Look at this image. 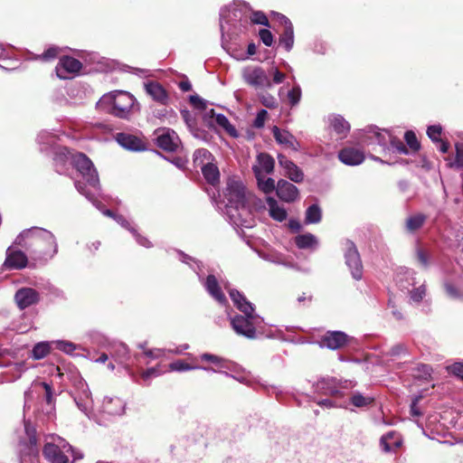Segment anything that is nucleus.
Returning a JSON list of instances; mask_svg holds the SVG:
<instances>
[{"label": "nucleus", "instance_id": "obj_1", "mask_svg": "<svg viewBox=\"0 0 463 463\" xmlns=\"http://www.w3.org/2000/svg\"><path fill=\"white\" fill-rule=\"evenodd\" d=\"M222 284L229 292L234 306L243 313V315L230 317L231 326L238 335L248 339L276 337L275 330L266 329L263 319L254 314L253 305L240 291L231 288L228 282H222Z\"/></svg>", "mask_w": 463, "mask_h": 463}, {"label": "nucleus", "instance_id": "obj_2", "mask_svg": "<svg viewBox=\"0 0 463 463\" xmlns=\"http://www.w3.org/2000/svg\"><path fill=\"white\" fill-rule=\"evenodd\" d=\"M54 162L56 171L60 174L62 169L61 165L71 164L81 176L80 180L75 181V187L89 201L93 200L95 194H99V178L92 161L83 153L74 152L66 146L59 147L55 151Z\"/></svg>", "mask_w": 463, "mask_h": 463}, {"label": "nucleus", "instance_id": "obj_3", "mask_svg": "<svg viewBox=\"0 0 463 463\" xmlns=\"http://www.w3.org/2000/svg\"><path fill=\"white\" fill-rule=\"evenodd\" d=\"M253 196L246 190L243 183L229 178L224 191L222 213L235 227L252 228L255 220L250 208Z\"/></svg>", "mask_w": 463, "mask_h": 463}, {"label": "nucleus", "instance_id": "obj_4", "mask_svg": "<svg viewBox=\"0 0 463 463\" xmlns=\"http://www.w3.org/2000/svg\"><path fill=\"white\" fill-rule=\"evenodd\" d=\"M14 244L24 249L33 265H45L58 252V243L54 234L41 227H32L22 231L15 238Z\"/></svg>", "mask_w": 463, "mask_h": 463}, {"label": "nucleus", "instance_id": "obj_5", "mask_svg": "<svg viewBox=\"0 0 463 463\" xmlns=\"http://www.w3.org/2000/svg\"><path fill=\"white\" fill-rule=\"evenodd\" d=\"M251 13L250 5L244 2L236 0L225 5L220 10V29L222 37L226 34L231 37L238 34L245 28L249 15Z\"/></svg>", "mask_w": 463, "mask_h": 463}, {"label": "nucleus", "instance_id": "obj_6", "mask_svg": "<svg viewBox=\"0 0 463 463\" xmlns=\"http://www.w3.org/2000/svg\"><path fill=\"white\" fill-rule=\"evenodd\" d=\"M178 260L188 265L197 275L199 281L203 286L205 291L209 296L214 299L219 305L226 306L228 303L227 298L222 290L221 283L218 281L213 274H209L204 278L203 265L201 261L194 259L193 257L185 254L181 250H175Z\"/></svg>", "mask_w": 463, "mask_h": 463}, {"label": "nucleus", "instance_id": "obj_7", "mask_svg": "<svg viewBox=\"0 0 463 463\" xmlns=\"http://www.w3.org/2000/svg\"><path fill=\"white\" fill-rule=\"evenodd\" d=\"M16 434L18 439L15 452L18 463H38L39 449L34 426L29 421H24L23 428L18 430Z\"/></svg>", "mask_w": 463, "mask_h": 463}, {"label": "nucleus", "instance_id": "obj_8", "mask_svg": "<svg viewBox=\"0 0 463 463\" xmlns=\"http://www.w3.org/2000/svg\"><path fill=\"white\" fill-rule=\"evenodd\" d=\"M135 102V97L129 92L115 90L103 95L98 102V106L103 109H107L110 114L118 118H127Z\"/></svg>", "mask_w": 463, "mask_h": 463}, {"label": "nucleus", "instance_id": "obj_9", "mask_svg": "<svg viewBox=\"0 0 463 463\" xmlns=\"http://www.w3.org/2000/svg\"><path fill=\"white\" fill-rule=\"evenodd\" d=\"M43 453L50 463H68L69 456H71L73 460L80 459L83 457L81 453L76 452L65 439L60 437L53 439L52 442H47L43 447Z\"/></svg>", "mask_w": 463, "mask_h": 463}, {"label": "nucleus", "instance_id": "obj_10", "mask_svg": "<svg viewBox=\"0 0 463 463\" xmlns=\"http://www.w3.org/2000/svg\"><path fill=\"white\" fill-rule=\"evenodd\" d=\"M361 138L362 142L367 146H379L382 152L386 156L390 153V146L394 137L387 129H380L377 127L370 126L364 130Z\"/></svg>", "mask_w": 463, "mask_h": 463}, {"label": "nucleus", "instance_id": "obj_11", "mask_svg": "<svg viewBox=\"0 0 463 463\" xmlns=\"http://www.w3.org/2000/svg\"><path fill=\"white\" fill-rule=\"evenodd\" d=\"M241 77L243 80L255 89H269L272 82L266 71L257 65H249L242 69Z\"/></svg>", "mask_w": 463, "mask_h": 463}, {"label": "nucleus", "instance_id": "obj_12", "mask_svg": "<svg viewBox=\"0 0 463 463\" xmlns=\"http://www.w3.org/2000/svg\"><path fill=\"white\" fill-rule=\"evenodd\" d=\"M14 241L6 249L5 260L2 265L4 270H19L27 267L29 258L24 251L17 248Z\"/></svg>", "mask_w": 463, "mask_h": 463}, {"label": "nucleus", "instance_id": "obj_13", "mask_svg": "<svg viewBox=\"0 0 463 463\" xmlns=\"http://www.w3.org/2000/svg\"><path fill=\"white\" fill-rule=\"evenodd\" d=\"M345 260L353 279L360 280L363 278V264L360 254L354 243L351 241H345Z\"/></svg>", "mask_w": 463, "mask_h": 463}, {"label": "nucleus", "instance_id": "obj_14", "mask_svg": "<svg viewBox=\"0 0 463 463\" xmlns=\"http://www.w3.org/2000/svg\"><path fill=\"white\" fill-rule=\"evenodd\" d=\"M351 337L343 331H327L321 336L318 345L320 347L330 350H338L345 346Z\"/></svg>", "mask_w": 463, "mask_h": 463}, {"label": "nucleus", "instance_id": "obj_15", "mask_svg": "<svg viewBox=\"0 0 463 463\" xmlns=\"http://www.w3.org/2000/svg\"><path fill=\"white\" fill-rule=\"evenodd\" d=\"M81 67L82 64L79 60L70 56H63L59 60L55 71L58 78L66 80L71 78V75L80 72Z\"/></svg>", "mask_w": 463, "mask_h": 463}, {"label": "nucleus", "instance_id": "obj_16", "mask_svg": "<svg viewBox=\"0 0 463 463\" xmlns=\"http://www.w3.org/2000/svg\"><path fill=\"white\" fill-rule=\"evenodd\" d=\"M156 135V144L163 150L174 152L179 147L181 144L177 134L172 129L166 128L157 130Z\"/></svg>", "mask_w": 463, "mask_h": 463}, {"label": "nucleus", "instance_id": "obj_17", "mask_svg": "<svg viewBox=\"0 0 463 463\" xmlns=\"http://www.w3.org/2000/svg\"><path fill=\"white\" fill-rule=\"evenodd\" d=\"M278 21L283 25L284 30L279 36V45L287 52H290L294 45V29L290 20L282 14H276Z\"/></svg>", "mask_w": 463, "mask_h": 463}, {"label": "nucleus", "instance_id": "obj_18", "mask_svg": "<svg viewBox=\"0 0 463 463\" xmlns=\"http://www.w3.org/2000/svg\"><path fill=\"white\" fill-rule=\"evenodd\" d=\"M144 88L148 96L159 105L166 106L169 103V95L165 88L157 81L149 80L144 83Z\"/></svg>", "mask_w": 463, "mask_h": 463}, {"label": "nucleus", "instance_id": "obj_19", "mask_svg": "<svg viewBox=\"0 0 463 463\" xmlns=\"http://www.w3.org/2000/svg\"><path fill=\"white\" fill-rule=\"evenodd\" d=\"M275 166L274 158L267 153H260L257 156L256 162L252 165V171L255 177L270 175Z\"/></svg>", "mask_w": 463, "mask_h": 463}, {"label": "nucleus", "instance_id": "obj_20", "mask_svg": "<svg viewBox=\"0 0 463 463\" xmlns=\"http://www.w3.org/2000/svg\"><path fill=\"white\" fill-rule=\"evenodd\" d=\"M39 299V293L32 288H22L14 295V300L20 309H24L38 303Z\"/></svg>", "mask_w": 463, "mask_h": 463}, {"label": "nucleus", "instance_id": "obj_21", "mask_svg": "<svg viewBox=\"0 0 463 463\" xmlns=\"http://www.w3.org/2000/svg\"><path fill=\"white\" fill-rule=\"evenodd\" d=\"M276 194L281 201L293 203L298 198L299 191L295 184L280 179L277 184Z\"/></svg>", "mask_w": 463, "mask_h": 463}, {"label": "nucleus", "instance_id": "obj_22", "mask_svg": "<svg viewBox=\"0 0 463 463\" xmlns=\"http://www.w3.org/2000/svg\"><path fill=\"white\" fill-rule=\"evenodd\" d=\"M126 402L118 397L106 396L101 405V412L109 416H120L125 412Z\"/></svg>", "mask_w": 463, "mask_h": 463}, {"label": "nucleus", "instance_id": "obj_23", "mask_svg": "<svg viewBox=\"0 0 463 463\" xmlns=\"http://www.w3.org/2000/svg\"><path fill=\"white\" fill-rule=\"evenodd\" d=\"M115 138L118 145L129 151L146 150V144L137 136L121 132L118 133Z\"/></svg>", "mask_w": 463, "mask_h": 463}, {"label": "nucleus", "instance_id": "obj_24", "mask_svg": "<svg viewBox=\"0 0 463 463\" xmlns=\"http://www.w3.org/2000/svg\"><path fill=\"white\" fill-rule=\"evenodd\" d=\"M339 160L346 165H358L364 160V154L354 147H345L338 153Z\"/></svg>", "mask_w": 463, "mask_h": 463}, {"label": "nucleus", "instance_id": "obj_25", "mask_svg": "<svg viewBox=\"0 0 463 463\" xmlns=\"http://www.w3.org/2000/svg\"><path fill=\"white\" fill-rule=\"evenodd\" d=\"M272 134L279 145H283L286 147L291 148L294 151H298L299 144L297 141L296 137L288 130L280 129L279 128L274 126L272 128Z\"/></svg>", "mask_w": 463, "mask_h": 463}, {"label": "nucleus", "instance_id": "obj_26", "mask_svg": "<svg viewBox=\"0 0 463 463\" xmlns=\"http://www.w3.org/2000/svg\"><path fill=\"white\" fill-rule=\"evenodd\" d=\"M327 123L329 128L340 137L344 138L350 131V124L343 116L339 114H331L327 117Z\"/></svg>", "mask_w": 463, "mask_h": 463}, {"label": "nucleus", "instance_id": "obj_27", "mask_svg": "<svg viewBox=\"0 0 463 463\" xmlns=\"http://www.w3.org/2000/svg\"><path fill=\"white\" fill-rule=\"evenodd\" d=\"M402 444V437L397 431H389L380 439V446L386 453L395 452Z\"/></svg>", "mask_w": 463, "mask_h": 463}, {"label": "nucleus", "instance_id": "obj_28", "mask_svg": "<svg viewBox=\"0 0 463 463\" xmlns=\"http://www.w3.org/2000/svg\"><path fill=\"white\" fill-rule=\"evenodd\" d=\"M73 400L80 411L91 419L92 399L90 392L72 393Z\"/></svg>", "mask_w": 463, "mask_h": 463}, {"label": "nucleus", "instance_id": "obj_29", "mask_svg": "<svg viewBox=\"0 0 463 463\" xmlns=\"http://www.w3.org/2000/svg\"><path fill=\"white\" fill-rule=\"evenodd\" d=\"M266 202L269 207V214L273 220L281 222L287 219V210L280 205L276 199L268 196Z\"/></svg>", "mask_w": 463, "mask_h": 463}, {"label": "nucleus", "instance_id": "obj_30", "mask_svg": "<svg viewBox=\"0 0 463 463\" xmlns=\"http://www.w3.org/2000/svg\"><path fill=\"white\" fill-rule=\"evenodd\" d=\"M295 244L300 250H315L318 248V239L312 233L307 232L295 237Z\"/></svg>", "mask_w": 463, "mask_h": 463}, {"label": "nucleus", "instance_id": "obj_31", "mask_svg": "<svg viewBox=\"0 0 463 463\" xmlns=\"http://www.w3.org/2000/svg\"><path fill=\"white\" fill-rule=\"evenodd\" d=\"M202 174L204 179L211 184L214 185L219 183L220 172L216 165L213 163H207L201 167Z\"/></svg>", "mask_w": 463, "mask_h": 463}, {"label": "nucleus", "instance_id": "obj_32", "mask_svg": "<svg viewBox=\"0 0 463 463\" xmlns=\"http://www.w3.org/2000/svg\"><path fill=\"white\" fill-rule=\"evenodd\" d=\"M52 345H54L53 341L52 342L43 341V342L37 343L32 350L31 356L34 360H41V359L46 357L51 352Z\"/></svg>", "mask_w": 463, "mask_h": 463}, {"label": "nucleus", "instance_id": "obj_33", "mask_svg": "<svg viewBox=\"0 0 463 463\" xmlns=\"http://www.w3.org/2000/svg\"><path fill=\"white\" fill-rule=\"evenodd\" d=\"M322 219V211L318 204L310 205L305 213V223L316 224L320 222Z\"/></svg>", "mask_w": 463, "mask_h": 463}, {"label": "nucleus", "instance_id": "obj_34", "mask_svg": "<svg viewBox=\"0 0 463 463\" xmlns=\"http://www.w3.org/2000/svg\"><path fill=\"white\" fill-rule=\"evenodd\" d=\"M374 402V397L363 395L359 392H354L350 397V402L356 408H364L370 406Z\"/></svg>", "mask_w": 463, "mask_h": 463}, {"label": "nucleus", "instance_id": "obj_35", "mask_svg": "<svg viewBox=\"0 0 463 463\" xmlns=\"http://www.w3.org/2000/svg\"><path fill=\"white\" fill-rule=\"evenodd\" d=\"M427 216L423 213H416L410 216L406 221V229L410 232L419 230L425 222Z\"/></svg>", "mask_w": 463, "mask_h": 463}, {"label": "nucleus", "instance_id": "obj_36", "mask_svg": "<svg viewBox=\"0 0 463 463\" xmlns=\"http://www.w3.org/2000/svg\"><path fill=\"white\" fill-rule=\"evenodd\" d=\"M260 257L263 260L269 261L271 263L282 265V266L288 267V268H294V266L291 264V262L287 261L285 257L281 253H279V252H274V251L265 252V253H261Z\"/></svg>", "mask_w": 463, "mask_h": 463}, {"label": "nucleus", "instance_id": "obj_37", "mask_svg": "<svg viewBox=\"0 0 463 463\" xmlns=\"http://www.w3.org/2000/svg\"><path fill=\"white\" fill-rule=\"evenodd\" d=\"M212 154L205 148L196 149L194 153V164L197 167H202L207 163H212Z\"/></svg>", "mask_w": 463, "mask_h": 463}, {"label": "nucleus", "instance_id": "obj_38", "mask_svg": "<svg viewBox=\"0 0 463 463\" xmlns=\"http://www.w3.org/2000/svg\"><path fill=\"white\" fill-rule=\"evenodd\" d=\"M258 187L264 194H270L273 191H276L277 185L275 184V180L271 177H266V175L256 177Z\"/></svg>", "mask_w": 463, "mask_h": 463}, {"label": "nucleus", "instance_id": "obj_39", "mask_svg": "<svg viewBox=\"0 0 463 463\" xmlns=\"http://www.w3.org/2000/svg\"><path fill=\"white\" fill-rule=\"evenodd\" d=\"M432 373V368L429 364H420L413 369V377L417 379H424L427 380L430 377Z\"/></svg>", "mask_w": 463, "mask_h": 463}, {"label": "nucleus", "instance_id": "obj_40", "mask_svg": "<svg viewBox=\"0 0 463 463\" xmlns=\"http://www.w3.org/2000/svg\"><path fill=\"white\" fill-rule=\"evenodd\" d=\"M53 345L58 350L67 354H72L74 351L80 348V346L74 343L65 340L53 341Z\"/></svg>", "mask_w": 463, "mask_h": 463}, {"label": "nucleus", "instance_id": "obj_41", "mask_svg": "<svg viewBox=\"0 0 463 463\" xmlns=\"http://www.w3.org/2000/svg\"><path fill=\"white\" fill-rule=\"evenodd\" d=\"M40 385L43 388L45 392L44 399L48 406L46 412L51 413L54 409L52 387L51 384L45 382L40 383Z\"/></svg>", "mask_w": 463, "mask_h": 463}, {"label": "nucleus", "instance_id": "obj_42", "mask_svg": "<svg viewBox=\"0 0 463 463\" xmlns=\"http://www.w3.org/2000/svg\"><path fill=\"white\" fill-rule=\"evenodd\" d=\"M285 175L295 183H301L304 179L303 172L296 164L292 165V168H288L285 171Z\"/></svg>", "mask_w": 463, "mask_h": 463}, {"label": "nucleus", "instance_id": "obj_43", "mask_svg": "<svg viewBox=\"0 0 463 463\" xmlns=\"http://www.w3.org/2000/svg\"><path fill=\"white\" fill-rule=\"evenodd\" d=\"M207 114L211 115V117L215 118V122L222 128H225L226 130L230 131V128L232 131H235L233 127L231 125L229 119L224 116L223 114H216L213 109H210Z\"/></svg>", "mask_w": 463, "mask_h": 463}, {"label": "nucleus", "instance_id": "obj_44", "mask_svg": "<svg viewBox=\"0 0 463 463\" xmlns=\"http://www.w3.org/2000/svg\"><path fill=\"white\" fill-rule=\"evenodd\" d=\"M199 368L196 365H190L183 360H176L169 364V370L173 372H186Z\"/></svg>", "mask_w": 463, "mask_h": 463}, {"label": "nucleus", "instance_id": "obj_45", "mask_svg": "<svg viewBox=\"0 0 463 463\" xmlns=\"http://www.w3.org/2000/svg\"><path fill=\"white\" fill-rule=\"evenodd\" d=\"M389 154H399V155H408L409 150L406 146L397 137H394L392 144L390 146V153Z\"/></svg>", "mask_w": 463, "mask_h": 463}, {"label": "nucleus", "instance_id": "obj_46", "mask_svg": "<svg viewBox=\"0 0 463 463\" xmlns=\"http://www.w3.org/2000/svg\"><path fill=\"white\" fill-rule=\"evenodd\" d=\"M404 139L411 151L416 152L420 149V142L418 141L417 137L413 131H406L404 134Z\"/></svg>", "mask_w": 463, "mask_h": 463}, {"label": "nucleus", "instance_id": "obj_47", "mask_svg": "<svg viewBox=\"0 0 463 463\" xmlns=\"http://www.w3.org/2000/svg\"><path fill=\"white\" fill-rule=\"evenodd\" d=\"M301 89L299 85L294 86L288 92V99L289 104L294 107L298 105L301 99Z\"/></svg>", "mask_w": 463, "mask_h": 463}, {"label": "nucleus", "instance_id": "obj_48", "mask_svg": "<svg viewBox=\"0 0 463 463\" xmlns=\"http://www.w3.org/2000/svg\"><path fill=\"white\" fill-rule=\"evenodd\" d=\"M426 296V288L424 285H420L418 288H414L410 292V299L415 303H420Z\"/></svg>", "mask_w": 463, "mask_h": 463}, {"label": "nucleus", "instance_id": "obj_49", "mask_svg": "<svg viewBox=\"0 0 463 463\" xmlns=\"http://www.w3.org/2000/svg\"><path fill=\"white\" fill-rule=\"evenodd\" d=\"M442 127L440 125H431L427 129L428 137L435 143L439 142L441 137Z\"/></svg>", "mask_w": 463, "mask_h": 463}, {"label": "nucleus", "instance_id": "obj_50", "mask_svg": "<svg viewBox=\"0 0 463 463\" xmlns=\"http://www.w3.org/2000/svg\"><path fill=\"white\" fill-rule=\"evenodd\" d=\"M39 144L52 146L55 142V137L49 131H41L37 136Z\"/></svg>", "mask_w": 463, "mask_h": 463}, {"label": "nucleus", "instance_id": "obj_51", "mask_svg": "<svg viewBox=\"0 0 463 463\" xmlns=\"http://www.w3.org/2000/svg\"><path fill=\"white\" fill-rule=\"evenodd\" d=\"M456 148V156L455 161L450 164L451 166H456L458 168L463 167V143H457L455 145Z\"/></svg>", "mask_w": 463, "mask_h": 463}, {"label": "nucleus", "instance_id": "obj_52", "mask_svg": "<svg viewBox=\"0 0 463 463\" xmlns=\"http://www.w3.org/2000/svg\"><path fill=\"white\" fill-rule=\"evenodd\" d=\"M249 17L250 21L254 24H261V25H269V20L264 13L260 11L252 12L251 15Z\"/></svg>", "mask_w": 463, "mask_h": 463}, {"label": "nucleus", "instance_id": "obj_53", "mask_svg": "<svg viewBox=\"0 0 463 463\" xmlns=\"http://www.w3.org/2000/svg\"><path fill=\"white\" fill-rule=\"evenodd\" d=\"M422 394L414 395L410 406L411 415L413 417H419L422 414L421 411L418 407L420 401L422 399Z\"/></svg>", "mask_w": 463, "mask_h": 463}, {"label": "nucleus", "instance_id": "obj_54", "mask_svg": "<svg viewBox=\"0 0 463 463\" xmlns=\"http://www.w3.org/2000/svg\"><path fill=\"white\" fill-rule=\"evenodd\" d=\"M73 385H74V389H75L73 393H80V392L87 393L88 392H90L87 383L81 377L75 378Z\"/></svg>", "mask_w": 463, "mask_h": 463}, {"label": "nucleus", "instance_id": "obj_55", "mask_svg": "<svg viewBox=\"0 0 463 463\" xmlns=\"http://www.w3.org/2000/svg\"><path fill=\"white\" fill-rule=\"evenodd\" d=\"M191 104L198 109L204 110L207 109V101L198 95H191L189 97Z\"/></svg>", "mask_w": 463, "mask_h": 463}, {"label": "nucleus", "instance_id": "obj_56", "mask_svg": "<svg viewBox=\"0 0 463 463\" xmlns=\"http://www.w3.org/2000/svg\"><path fill=\"white\" fill-rule=\"evenodd\" d=\"M144 354L146 357H149L151 359H158L161 357H164L166 354V349L165 348H155V349H147L144 351Z\"/></svg>", "mask_w": 463, "mask_h": 463}, {"label": "nucleus", "instance_id": "obj_57", "mask_svg": "<svg viewBox=\"0 0 463 463\" xmlns=\"http://www.w3.org/2000/svg\"><path fill=\"white\" fill-rule=\"evenodd\" d=\"M200 358L203 362L211 363L213 364L222 367V363L223 359L218 355L205 353V354H203L200 356Z\"/></svg>", "mask_w": 463, "mask_h": 463}, {"label": "nucleus", "instance_id": "obj_58", "mask_svg": "<svg viewBox=\"0 0 463 463\" xmlns=\"http://www.w3.org/2000/svg\"><path fill=\"white\" fill-rule=\"evenodd\" d=\"M417 260L423 268H428L430 264V258L428 253L421 248L416 250Z\"/></svg>", "mask_w": 463, "mask_h": 463}, {"label": "nucleus", "instance_id": "obj_59", "mask_svg": "<svg viewBox=\"0 0 463 463\" xmlns=\"http://www.w3.org/2000/svg\"><path fill=\"white\" fill-rule=\"evenodd\" d=\"M115 354L119 359V362L122 363L128 355V348L125 344H118L115 347Z\"/></svg>", "mask_w": 463, "mask_h": 463}, {"label": "nucleus", "instance_id": "obj_60", "mask_svg": "<svg viewBox=\"0 0 463 463\" xmlns=\"http://www.w3.org/2000/svg\"><path fill=\"white\" fill-rule=\"evenodd\" d=\"M60 49L55 46L49 47L42 55L39 56L41 60L50 61L57 57Z\"/></svg>", "mask_w": 463, "mask_h": 463}, {"label": "nucleus", "instance_id": "obj_61", "mask_svg": "<svg viewBox=\"0 0 463 463\" xmlns=\"http://www.w3.org/2000/svg\"><path fill=\"white\" fill-rule=\"evenodd\" d=\"M260 38L262 41V43L270 47L273 43V35L270 31L267 29H261L260 30Z\"/></svg>", "mask_w": 463, "mask_h": 463}, {"label": "nucleus", "instance_id": "obj_62", "mask_svg": "<svg viewBox=\"0 0 463 463\" xmlns=\"http://www.w3.org/2000/svg\"><path fill=\"white\" fill-rule=\"evenodd\" d=\"M268 112L266 109H262L258 113L254 119L253 126L257 128H261L264 126L265 119L267 118Z\"/></svg>", "mask_w": 463, "mask_h": 463}, {"label": "nucleus", "instance_id": "obj_63", "mask_svg": "<svg viewBox=\"0 0 463 463\" xmlns=\"http://www.w3.org/2000/svg\"><path fill=\"white\" fill-rule=\"evenodd\" d=\"M131 233L133 234V236L135 237L137 242L140 245V246H143L145 248H151L152 247V243L150 242V241L140 235L137 230H131Z\"/></svg>", "mask_w": 463, "mask_h": 463}, {"label": "nucleus", "instance_id": "obj_64", "mask_svg": "<svg viewBox=\"0 0 463 463\" xmlns=\"http://www.w3.org/2000/svg\"><path fill=\"white\" fill-rule=\"evenodd\" d=\"M450 371L455 376L463 380V362L454 363L450 366Z\"/></svg>", "mask_w": 463, "mask_h": 463}]
</instances>
